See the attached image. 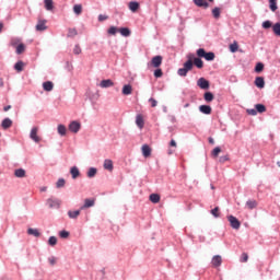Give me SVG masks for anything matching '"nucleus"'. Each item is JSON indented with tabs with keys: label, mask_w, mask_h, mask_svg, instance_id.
<instances>
[{
	"label": "nucleus",
	"mask_w": 280,
	"mask_h": 280,
	"mask_svg": "<svg viewBox=\"0 0 280 280\" xmlns=\"http://www.w3.org/2000/svg\"><path fill=\"white\" fill-rule=\"evenodd\" d=\"M194 65H195V67H197V69H202V67H205V62L200 58H195Z\"/></svg>",
	"instance_id": "cd10ccee"
},
{
	"label": "nucleus",
	"mask_w": 280,
	"mask_h": 280,
	"mask_svg": "<svg viewBox=\"0 0 280 280\" xmlns=\"http://www.w3.org/2000/svg\"><path fill=\"white\" fill-rule=\"evenodd\" d=\"M149 104H151L152 108H156L159 102H156L154 98L151 97V98H149Z\"/></svg>",
	"instance_id": "6e6d98bb"
},
{
	"label": "nucleus",
	"mask_w": 280,
	"mask_h": 280,
	"mask_svg": "<svg viewBox=\"0 0 280 280\" xmlns=\"http://www.w3.org/2000/svg\"><path fill=\"white\" fill-rule=\"evenodd\" d=\"M199 110L200 113H202L203 115H211V106L209 105H200L199 106Z\"/></svg>",
	"instance_id": "6ab92c4d"
},
{
	"label": "nucleus",
	"mask_w": 280,
	"mask_h": 280,
	"mask_svg": "<svg viewBox=\"0 0 280 280\" xmlns=\"http://www.w3.org/2000/svg\"><path fill=\"white\" fill-rule=\"evenodd\" d=\"M73 12H74V14L80 16V14H82V4H74Z\"/></svg>",
	"instance_id": "4c0bfd02"
},
{
	"label": "nucleus",
	"mask_w": 280,
	"mask_h": 280,
	"mask_svg": "<svg viewBox=\"0 0 280 280\" xmlns=\"http://www.w3.org/2000/svg\"><path fill=\"white\" fill-rule=\"evenodd\" d=\"M198 58H205V60H208L209 62L215 60V54L214 52H206L205 48H199L197 50Z\"/></svg>",
	"instance_id": "f257e3e1"
},
{
	"label": "nucleus",
	"mask_w": 280,
	"mask_h": 280,
	"mask_svg": "<svg viewBox=\"0 0 280 280\" xmlns=\"http://www.w3.org/2000/svg\"><path fill=\"white\" fill-rule=\"evenodd\" d=\"M80 128H81V125L78 121H72L69 125L70 132H74V135H77V132H80Z\"/></svg>",
	"instance_id": "6e6552de"
},
{
	"label": "nucleus",
	"mask_w": 280,
	"mask_h": 280,
	"mask_svg": "<svg viewBox=\"0 0 280 280\" xmlns=\"http://www.w3.org/2000/svg\"><path fill=\"white\" fill-rule=\"evenodd\" d=\"M70 174L73 179L78 178V176H80V170L78 168V166H72L70 168Z\"/></svg>",
	"instance_id": "b1692460"
},
{
	"label": "nucleus",
	"mask_w": 280,
	"mask_h": 280,
	"mask_svg": "<svg viewBox=\"0 0 280 280\" xmlns=\"http://www.w3.org/2000/svg\"><path fill=\"white\" fill-rule=\"evenodd\" d=\"M59 236L62 238V240H67V237H69V232L67 231H61L59 233Z\"/></svg>",
	"instance_id": "4d7b16f0"
},
{
	"label": "nucleus",
	"mask_w": 280,
	"mask_h": 280,
	"mask_svg": "<svg viewBox=\"0 0 280 280\" xmlns=\"http://www.w3.org/2000/svg\"><path fill=\"white\" fill-rule=\"evenodd\" d=\"M16 54L18 55H21V54H23L24 51H25V44H23V43H20L18 46H16Z\"/></svg>",
	"instance_id": "58836bf2"
},
{
	"label": "nucleus",
	"mask_w": 280,
	"mask_h": 280,
	"mask_svg": "<svg viewBox=\"0 0 280 280\" xmlns=\"http://www.w3.org/2000/svg\"><path fill=\"white\" fill-rule=\"evenodd\" d=\"M272 32L276 36H279L280 37V23H276L273 26H272Z\"/></svg>",
	"instance_id": "ea45409f"
},
{
	"label": "nucleus",
	"mask_w": 280,
	"mask_h": 280,
	"mask_svg": "<svg viewBox=\"0 0 280 280\" xmlns=\"http://www.w3.org/2000/svg\"><path fill=\"white\" fill-rule=\"evenodd\" d=\"M95 174H97V168L95 167H91L88 172V177L89 178H93L95 176Z\"/></svg>",
	"instance_id": "a18cd8bd"
},
{
	"label": "nucleus",
	"mask_w": 280,
	"mask_h": 280,
	"mask_svg": "<svg viewBox=\"0 0 280 280\" xmlns=\"http://www.w3.org/2000/svg\"><path fill=\"white\" fill-rule=\"evenodd\" d=\"M203 98H205L206 102H213V100H214L213 93H211V92H206V93L203 94Z\"/></svg>",
	"instance_id": "2f4dec72"
},
{
	"label": "nucleus",
	"mask_w": 280,
	"mask_h": 280,
	"mask_svg": "<svg viewBox=\"0 0 280 280\" xmlns=\"http://www.w3.org/2000/svg\"><path fill=\"white\" fill-rule=\"evenodd\" d=\"M247 115H252V116L257 115V109H247Z\"/></svg>",
	"instance_id": "e2e57ef3"
},
{
	"label": "nucleus",
	"mask_w": 280,
	"mask_h": 280,
	"mask_svg": "<svg viewBox=\"0 0 280 280\" xmlns=\"http://www.w3.org/2000/svg\"><path fill=\"white\" fill-rule=\"evenodd\" d=\"M136 124H137L138 128H140V130H143V126H145V121L143 120L142 115H137Z\"/></svg>",
	"instance_id": "dca6fc26"
},
{
	"label": "nucleus",
	"mask_w": 280,
	"mask_h": 280,
	"mask_svg": "<svg viewBox=\"0 0 280 280\" xmlns=\"http://www.w3.org/2000/svg\"><path fill=\"white\" fill-rule=\"evenodd\" d=\"M98 21L102 23L104 21H108V15L100 14L98 15Z\"/></svg>",
	"instance_id": "bf43d9fd"
},
{
	"label": "nucleus",
	"mask_w": 280,
	"mask_h": 280,
	"mask_svg": "<svg viewBox=\"0 0 280 280\" xmlns=\"http://www.w3.org/2000/svg\"><path fill=\"white\" fill-rule=\"evenodd\" d=\"M220 152H222V149L220 147H215L212 151L213 159H218V156H220Z\"/></svg>",
	"instance_id": "37998d69"
},
{
	"label": "nucleus",
	"mask_w": 280,
	"mask_h": 280,
	"mask_svg": "<svg viewBox=\"0 0 280 280\" xmlns=\"http://www.w3.org/2000/svg\"><path fill=\"white\" fill-rule=\"evenodd\" d=\"M74 36H78V30L69 28L68 30V38H73Z\"/></svg>",
	"instance_id": "79ce46f5"
},
{
	"label": "nucleus",
	"mask_w": 280,
	"mask_h": 280,
	"mask_svg": "<svg viewBox=\"0 0 280 280\" xmlns=\"http://www.w3.org/2000/svg\"><path fill=\"white\" fill-rule=\"evenodd\" d=\"M47 205L50 209H60V200L58 199H48Z\"/></svg>",
	"instance_id": "0eeeda50"
},
{
	"label": "nucleus",
	"mask_w": 280,
	"mask_h": 280,
	"mask_svg": "<svg viewBox=\"0 0 280 280\" xmlns=\"http://www.w3.org/2000/svg\"><path fill=\"white\" fill-rule=\"evenodd\" d=\"M10 45L11 47H19V45H21V39L19 37H13L10 40Z\"/></svg>",
	"instance_id": "c756f323"
},
{
	"label": "nucleus",
	"mask_w": 280,
	"mask_h": 280,
	"mask_svg": "<svg viewBox=\"0 0 280 280\" xmlns=\"http://www.w3.org/2000/svg\"><path fill=\"white\" fill-rule=\"evenodd\" d=\"M100 86L101 89H110V86H115V82L110 79L102 80Z\"/></svg>",
	"instance_id": "1a4fd4ad"
},
{
	"label": "nucleus",
	"mask_w": 280,
	"mask_h": 280,
	"mask_svg": "<svg viewBox=\"0 0 280 280\" xmlns=\"http://www.w3.org/2000/svg\"><path fill=\"white\" fill-rule=\"evenodd\" d=\"M269 8L271 10V12H277L278 8L277 7V0H269Z\"/></svg>",
	"instance_id": "473e14b6"
},
{
	"label": "nucleus",
	"mask_w": 280,
	"mask_h": 280,
	"mask_svg": "<svg viewBox=\"0 0 280 280\" xmlns=\"http://www.w3.org/2000/svg\"><path fill=\"white\" fill-rule=\"evenodd\" d=\"M57 130L61 137H65V135H67V127L65 125H59Z\"/></svg>",
	"instance_id": "e433bc0d"
},
{
	"label": "nucleus",
	"mask_w": 280,
	"mask_h": 280,
	"mask_svg": "<svg viewBox=\"0 0 280 280\" xmlns=\"http://www.w3.org/2000/svg\"><path fill=\"white\" fill-rule=\"evenodd\" d=\"M118 32L121 34V36H126V37L130 36V28L128 27H121L118 30Z\"/></svg>",
	"instance_id": "72a5a7b5"
},
{
	"label": "nucleus",
	"mask_w": 280,
	"mask_h": 280,
	"mask_svg": "<svg viewBox=\"0 0 280 280\" xmlns=\"http://www.w3.org/2000/svg\"><path fill=\"white\" fill-rule=\"evenodd\" d=\"M47 21L45 20H39L37 25H36V31L37 32H45V30H47Z\"/></svg>",
	"instance_id": "ddd939ff"
},
{
	"label": "nucleus",
	"mask_w": 280,
	"mask_h": 280,
	"mask_svg": "<svg viewBox=\"0 0 280 280\" xmlns=\"http://www.w3.org/2000/svg\"><path fill=\"white\" fill-rule=\"evenodd\" d=\"M50 266H55L56 265V258L51 257L48 259Z\"/></svg>",
	"instance_id": "0e129e2a"
},
{
	"label": "nucleus",
	"mask_w": 280,
	"mask_h": 280,
	"mask_svg": "<svg viewBox=\"0 0 280 280\" xmlns=\"http://www.w3.org/2000/svg\"><path fill=\"white\" fill-rule=\"evenodd\" d=\"M46 10H54V0H45Z\"/></svg>",
	"instance_id": "c03bdc74"
},
{
	"label": "nucleus",
	"mask_w": 280,
	"mask_h": 280,
	"mask_svg": "<svg viewBox=\"0 0 280 280\" xmlns=\"http://www.w3.org/2000/svg\"><path fill=\"white\" fill-rule=\"evenodd\" d=\"M48 244L49 246H56V244H58V238H56V236H50L48 240Z\"/></svg>",
	"instance_id": "de8ad7c7"
},
{
	"label": "nucleus",
	"mask_w": 280,
	"mask_h": 280,
	"mask_svg": "<svg viewBox=\"0 0 280 280\" xmlns=\"http://www.w3.org/2000/svg\"><path fill=\"white\" fill-rule=\"evenodd\" d=\"M220 14H222V9H220V8H214V9H212V16H213V19H220Z\"/></svg>",
	"instance_id": "bb28decb"
},
{
	"label": "nucleus",
	"mask_w": 280,
	"mask_h": 280,
	"mask_svg": "<svg viewBox=\"0 0 280 280\" xmlns=\"http://www.w3.org/2000/svg\"><path fill=\"white\" fill-rule=\"evenodd\" d=\"M91 207H95V199H85L84 205L80 208V210L91 209Z\"/></svg>",
	"instance_id": "9b49d317"
},
{
	"label": "nucleus",
	"mask_w": 280,
	"mask_h": 280,
	"mask_svg": "<svg viewBox=\"0 0 280 280\" xmlns=\"http://www.w3.org/2000/svg\"><path fill=\"white\" fill-rule=\"evenodd\" d=\"M255 108L256 113H266V106L264 104H256Z\"/></svg>",
	"instance_id": "a19ab883"
},
{
	"label": "nucleus",
	"mask_w": 280,
	"mask_h": 280,
	"mask_svg": "<svg viewBox=\"0 0 280 280\" xmlns=\"http://www.w3.org/2000/svg\"><path fill=\"white\" fill-rule=\"evenodd\" d=\"M238 49H240V45L237 44V42H233V43L230 45V51H231L232 54H235Z\"/></svg>",
	"instance_id": "f704fd0d"
},
{
	"label": "nucleus",
	"mask_w": 280,
	"mask_h": 280,
	"mask_svg": "<svg viewBox=\"0 0 280 280\" xmlns=\"http://www.w3.org/2000/svg\"><path fill=\"white\" fill-rule=\"evenodd\" d=\"M43 89H44V91H47V92L54 91V82H51V81L44 82Z\"/></svg>",
	"instance_id": "5701e85b"
},
{
	"label": "nucleus",
	"mask_w": 280,
	"mask_h": 280,
	"mask_svg": "<svg viewBox=\"0 0 280 280\" xmlns=\"http://www.w3.org/2000/svg\"><path fill=\"white\" fill-rule=\"evenodd\" d=\"M122 95H132V85L126 84L122 86Z\"/></svg>",
	"instance_id": "4be33fe9"
},
{
	"label": "nucleus",
	"mask_w": 280,
	"mask_h": 280,
	"mask_svg": "<svg viewBox=\"0 0 280 280\" xmlns=\"http://www.w3.org/2000/svg\"><path fill=\"white\" fill-rule=\"evenodd\" d=\"M255 85L258 88V89H264V86H266V81L264 80V77H257L255 79Z\"/></svg>",
	"instance_id": "4468645a"
},
{
	"label": "nucleus",
	"mask_w": 280,
	"mask_h": 280,
	"mask_svg": "<svg viewBox=\"0 0 280 280\" xmlns=\"http://www.w3.org/2000/svg\"><path fill=\"white\" fill-rule=\"evenodd\" d=\"M219 161H220L221 163H226V161H229V155H222V156L219 159Z\"/></svg>",
	"instance_id": "680f3d73"
},
{
	"label": "nucleus",
	"mask_w": 280,
	"mask_h": 280,
	"mask_svg": "<svg viewBox=\"0 0 280 280\" xmlns=\"http://www.w3.org/2000/svg\"><path fill=\"white\" fill-rule=\"evenodd\" d=\"M228 220L232 229H235V231H238L240 226H242V223L240 222V220H237V218H235L234 215H229Z\"/></svg>",
	"instance_id": "7ed1b4c3"
},
{
	"label": "nucleus",
	"mask_w": 280,
	"mask_h": 280,
	"mask_svg": "<svg viewBox=\"0 0 280 280\" xmlns=\"http://www.w3.org/2000/svg\"><path fill=\"white\" fill-rule=\"evenodd\" d=\"M197 86H199V89H202L203 91H207V89H209V81L205 78H200L197 81Z\"/></svg>",
	"instance_id": "423d86ee"
},
{
	"label": "nucleus",
	"mask_w": 280,
	"mask_h": 280,
	"mask_svg": "<svg viewBox=\"0 0 280 280\" xmlns=\"http://www.w3.org/2000/svg\"><path fill=\"white\" fill-rule=\"evenodd\" d=\"M154 78H163V70L156 69L154 71Z\"/></svg>",
	"instance_id": "5fc2aeb1"
},
{
	"label": "nucleus",
	"mask_w": 280,
	"mask_h": 280,
	"mask_svg": "<svg viewBox=\"0 0 280 280\" xmlns=\"http://www.w3.org/2000/svg\"><path fill=\"white\" fill-rule=\"evenodd\" d=\"M128 8L131 12H137L140 8V4L137 1H131L129 2Z\"/></svg>",
	"instance_id": "412c9836"
},
{
	"label": "nucleus",
	"mask_w": 280,
	"mask_h": 280,
	"mask_svg": "<svg viewBox=\"0 0 280 280\" xmlns=\"http://www.w3.org/2000/svg\"><path fill=\"white\" fill-rule=\"evenodd\" d=\"M28 235H34V237H40V232H38L37 229H28L27 230Z\"/></svg>",
	"instance_id": "c9c22d12"
},
{
	"label": "nucleus",
	"mask_w": 280,
	"mask_h": 280,
	"mask_svg": "<svg viewBox=\"0 0 280 280\" xmlns=\"http://www.w3.org/2000/svg\"><path fill=\"white\" fill-rule=\"evenodd\" d=\"M170 145L171 148H176V140H171Z\"/></svg>",
	"instance_id": "69168bd1"
},
{
	"label": "nucleus",
	"mask_w": 280,
	"mask_h": 280,
	"mask_svg": "<svg viewBox=\"0 0 280 280\" xmlns=\"http://www.w3.org/2000/svg\"><path fill=\"white\" fill-rule=\"evenodd\" d=\"M149 200L153 202V205H159L161 202V195L159 194H151Z\"/></svg>",
	"instance_id": "aec40b11"
},
{
	"label": "nucleus",
	"mask_w": 280,
	"mask_h": 280,
	"mask_svg": "<svg viewBox=\"0 0 280 280\" xmlns=\"http://www.w3.org/2000/svg\"><path fill=\"white\" fill-rule=\"evenodd\" d=\"M255 71L256 73H261V71H264V63L258 62L255 67Z\"/></svg>",
	"instance_id": "8fccbe9b"
},
{
	"label": "nucleus",
	"mask_w": 280,
	"mask_h": 280,
	"mask_svg": "<svg viewBox=\"0 0 280 280\" xmlns=\"http://www.w3.org/2000/svg\"><path fill=\"white\" fill-rule=\"evenodd\" d=\"M163 65V57L162 56H155L151 60V66L154 67V69H159V67Z\"/></svg>",
	"instance_id": "39448f33"
},
{
	"label": "nucleus",
	"mask_w": 280,
	"mask_h": 280,
	"mask_svg": "<svg viewBox=\"0 0 280 280\" xmlns=\"http://www.w3.org/2000/svg\"><path fill=\"white\" fill-rule=\"evenodd\" d=\"M241 261H242L243 264H246V261H248V254L243 253L242 256H241Z\"/></svg>",
	"instance_id": "13d9d810"
},
{
	"label": "nucleus",
	"mask_w": 280,
	"mask_h": 280,
	"mask_svg": "<svg viewBox=\"0 0 280 280\" xmlns=\"http://www.w3.org/2000/svg\"><path fill=\"white\" fill-rule=\"evenodd\" d=\"M3 86H4L3 79H0V89H3Z\"/></svg>",
	"instance_id": "774afa93"
},
{
	"label": "nucleus",
	"mask_w": 280,
	"mask_h": 280,
	"mask_svg": "<svg viewBox=\"0 0 280 280\" xmlns=\"http://www.w3.org/2000/svg\"><path fill=\"white\" fill-rule=\"evenodd\" d=\"M65 185H66L65 178H60V179H58V182L56 183V187H57L58 189H60V187H65Z\"/></svg>",
	"instance_id": "603ef678"
},
{
	"label": "nucleus",
	"mask_w": 280,
	"mask_h": 280,
	"mask_svg": "<svg viewBox=\"0 0 280 280\" xmlns=\"http://www.w3.org/2000/svg\"><path fill=\"white\" fill-rule=\"evenodd\" d=\"M212 266H214V268L222 266V256L220 255L213 256Z\"/></svg>",
	"instance_id": "2eb2a0df"
},
{
	"label": "nucleus",
	"mask_w": 280,
	"mask_h": 280,
	"mask_svg": "<svg viewBox=\"0 0 280 280\" xmlns=\"http://www.w3.org/2000/svg\"><path fill=\"white\" fill-rule=\"evenodd\" d=\"M210 2H213V0H209ZM195 5H197L198 8H205L207 10V8H209V2L207 0H194Z\"/></svg>",
	"instance_id": "f8f14e48"
},
{
	"label": "nucleus",
	"mask_w": 280,
	"mask_h": 280,
	"mask_svg": "<svg viewBox=\"0 0 280 280\" xmlns=\"http://www.w3.org/2000/svg\"><path fill=\"white\" fill-rule=\"evenodd\" d=\"M191 69H194V62L191 61H186L184 63V68H179L177 70L178 75H180L182 78H185L187 75V73H189V71H191Z\"/></svg>",
	"instance_id": "f03ea898"
},
{
	"label": "nucleus",
	"mask_w": 280,
	"mask_h": 280,
	"mask_svg": "<svg viewBox=\"0 0 280 280\" xmlns=\"http://www.w3.org/2000/svg\"><path fill=\"white\" fill-rule=\"evenodd\" d=\"M23 67H25V63L23 61H18L14 65V69L15 71H18L19 73H21V71H23Z\"/></svg>",
	"instance_id": "c85d7f7f"
},
{
	"label": "nucleus",
	"mask_w": 280,
	"mask_h": 280,
	"mask_svg": "<svg viewBox=\"0 0 280 280\" xmlns=\"http://www.w3.org/2000/svg\"><path fill=\"white\" fill-rule=\"evenodd\" d=\"M25 174H26V172L23 168H18L14 171V176L16 178H25Z\"/></svg>",
	"instance_id": "393cba45"
},
{
	"label": "nucleus",
	"mask_w": 280,
	"mask_h": 280,
	"mask_svg": "<svg viewBox=\"0 0 280 280\" xmlns=\"http://www.w3.org/2000/svg\"><path fill=\"white\" fill-rule=\"evenodd\" d=\"M211 214L214 218H220V207H215L214 209L211 210Z\"/></svg>",
	"instance_id": "09e8293b"
},
{
	"label": "nucleus",
	"mask_w": 280,
	"mask_h": 280,
	"mask_svg": "<svg viewBox=\"0 0 280 280\" xmlns=\"http://www.w3.org/2000/svg\"><path fill=\"white\" fill-rule=\"evenodd\" d=\"M107 34H109V36H115V34H117V27L110 26L107 31Z\"/></svg>",
	"instance_id": "3c124183"
},
{
	"label": "nucleus",
	"mask_w": 280,
	"mask_h": 280,
	"mask_svg": "<svg viewBox=\"0 0 280 280\" xmlns=\"http://www.w3.org/2000/svg\"><path fill=\"white\" fill-rule=\"evenodd\" d=\"M74 56H80L82 54V48L80 47V44H77L73 48Z\"/></svg>",
	"instance_id": "49530a36"
},
{
	"label": "nucleus",
	"mask_w": 280,
	"mask_h": 280,
	"mask_svg": "<svg viewBox=\"0 0 280 280\" xmlns=\"http://www.w3.org/2000/svg\"><path fill=\"white\" fill-rule=\"evenodd\" d=\"M30 138L35 141V143H40V137H38V127H33L30 133Z\"/></svg>",
	"instance_id": "20e7f679"
},
{
	"label": "nucleus",
	"mask_w": 280,
	"mask_h": 280,
	"mask_svg": "<svg viewBox=\"0 0 280 280\" xmlns=\"http://www.w3.org/2000/svg\"><path fill=\"white\" fill-rule=\"evenodd\" d=\"M187 62H194V60L196 59V57L194 56V54H189L187 55Z\"/></svg>",
	"instance_id": "052dcab7"
},
{
	"label": "nucleus",
	"mask_w": 280,
	"mask_h": 280,
	"mask_svg": "<svg viewBox=\"0 0 280 280\" xmlns=\"http://www.w3.org/2000/svg\"><path fill=\"white\" fill-rule=\"evenodd\" d=\"M141 150L144 159H148L152 155V149L150 148V145L143 144Z\"/></svg>",
	"instance_id": "9d476101"
},
{
	"label": "nucleus",
	"mask_w": 280,
	"mask_h": 280,
	"mask_svg": "<svg viewBox=\"0 0 280 280\" xmlns=\"http://www.w3.org/2000/svg\"><path fill=\"white\" fill-rule=\"evenodd\" d=\"M104 170H107L108 172H113L114 165H113V160H105L103 164Z\"/></svg>",
	"instance_id": "a211bd4d"
},
{
	"label": "nucleus",
	"mask_w": 280,
	"mask_h": 280,
	"mask_svg": "<svg viewBox=\"0 0 280 280\" xmlns=\"http://www.w3.org/2000/svg\"><path fill=\"white\" fill-rule=\"evenodd\" d=\"M1 128H3V130H8V128H12V119L4 118L1 122Z\"/></svg>",
	"instance_id": "f3484780"
},
{
	"label": "nucleus",
	"mask_w": 280,
	"mask_h": 280,
	"mask_svg": "<svg viewBox=\"0 0 280 280\" xmlns=\"http://www.w3.org/2000/svg\"><path fill=\"white\" fill-rule=\"evenodd\" d=\"M80 215V210H77V211H68V217L71 219V220H78V217Z\"/></svg>",
	"instance_id": "a878e982"
},
{
	"label": "nucleus",
	"mask_w": 280,
	"mask_h": 280,
	"mask_svg": "<svg viewBox=\"0 0 280 280\" xmlns=\"http://www.w3.org/2000/svg\"><path fill=\"white\" fill-rule=\"evenodd\" d=\"M262 27H264V30H270V27H272V22H270V21H265V22L262 23Z\"/></svg>",
	"instance_id": "864d4df0"
},
{
	"label": "nucleus",
	"mask_w": 280,
	"mask_h": 280,
	"mask_svg": "<svg viewBox=\"0 0 280 280\" xmlns=\"http://www.w3.org/2000/svg\"><path fill=\"white\" fill-rule=\"evenodd\" d=\"M12 108V105H8L3 107L4 113H8Z\"/></svg>",
	"instance_id": "338daca9"
},
{
	"label": "nucleus",
	"mask_w": 280,
	"mask_h": 280,
	"mask_svg": "<svg viewBox=\"0 0 280 280\" xmlns=\"http://www.w3.org/2000/svg\"><path fill=\"white\" fill-rule=\"evenodd\" d=\"M246 207L247 209H257V200H248Z\"/></svg>",
	"instance_id": "7c9ffc66"
}]
</instances>
